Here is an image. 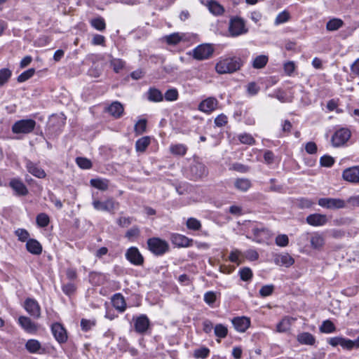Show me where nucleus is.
I'll return each instance as SVG.
<instances>
[{"label":"nucleus","instance_id":"nucleus-1","mask_svg":"<svg viewBox=\"0 0 359 359\" xmlns=\"http://www.w3.org/2000/svg\"><path fill=\"white\" fill-rule=\"evenodd\" d=\"M243 62L238 57H221L215 65V70L219 74H232L241 69Z\"/></svg>","mask_w":359,"mask_h":359},{"label":"nucleus","instance_id":"nucleus-2","mask_svg":"<svg viewBox=\"0 0 359 359\" xmlns=\"http://www.w3.org/2000/svg\"><path fill=\"white\" fill-rule=\"evenodd\" d=\"M228 32L231 37H237L248 33V29L246 27L245 20L236 16L230 18Z\"/></svg>","mask_w":359,"mask_h":359},{"label":"nucleus","instance_id":"nucleus-3","mask_svg":"<svg viewBox=\"0 0 359 359\" xmlns=\"http://www.w3.org/2000/svg\"><path fill=\"white\" fill-rule=\"evenodd\" d=\"M147 243L148 249L156 256H161L169 250L168 243L157 237L149 238Z\"/></svg>","mask_w":359,"mask_h":359},{"label":"nucleus","instance_id":"nucleus-4","mask_svg":"<svg viewBox=\"0 0 359 359\" xmlns=\"http://www.w3.org/2000/svg\"><path fill=\"white\" fill-rule=\"evenodd\" d=\"M36 125L34 119H21L13 123L11 130L14 134H29L34 130Z\"/></svg>","mask_w":359,"mask_h":359},{"label":"nucleus","instance_id":"nucleus-5","mask_svg":"<svg viewBox=\"0 0 359 359\" xmlns=\"http://www.w3.org/2000/svg\"><path fill=\"white\" fill-rule=\"evenodd\" d=\"M301 238L309 241L311 248L318 251H321L325 244L324 236L319 232L306 233L302 235Z\"/></svg>","mask_w":359,"mask_h":359},{"label":"nucleus","instance_id":"nucleus-6","mask_svg":"<svg viewBox=\"0 0 359 359\" xmlns=\"http://www.w3.org/2000/svg\"><path fill=\"white\" fill-rule=\"evenodd\" d=\"M93 208L98 211H105L114 214L119 207L118 202L112 198H107L104 201L94 200L92 203Z\"/></svg>","mask_w":359,"mask_h":359},{"label":"nucleus","instance_id":"nucleus-7","mask_svg":"<svg viewBox=\"0 0 359 359\" xmlns=\"http://www.w3.org/2000/svg\"><path fill=\"white\" fill-rule=\"evenodd\" d=\"M318 204L324 208L330 210L346 208V203L344 200L336 198H321L318 200Z\"/></svg>","mask_w":359,"mask_h":359},{"label":"nucleus","instance_id":"nucleus-8","mask_svg":"<svg viewBox=\"0 0 359 359\" xmlns=\"http://www.w3.org/2000/svg\"><path fill=\"white\" fill-rule=\"evenodd\" d=\"M214 48L210 44H202L193 50V57L197 60H204L210 58L213 54Z\"/></svg>","mask_w":359,"mask_h":359},{"label":"nucleus","instance_id":"nucleus-9","mask_svg":"<svg viewBox=\"0 0 359 359\" xmlns=\"http://www.w3.org/2000/svg\"><path fill=\"white\" fill-rule=\"evenodd\" d=\"M351 137V132L346 128L337 130L332 137L333 147H338L344 145Z\"/></svg>","mask_w":359,"mask_h":359},{"label":"nucleus","instance_id":"nucleus-10","mask_svg":"<svg viewBox=\"0 0 359 359\" xmlns=\"http://www.w3.org/2000/svg\"><path fill=\"white\" fill-rule=\"evenodd\" d=\"M125 256L126 259L133 265L141 266L144 264V257L137 247L129 248Z\"/></svg>","mask_w":359,"mask_h":359},{"label":"nucleus","instance_id":"nucleus-11","mask_svg":"<svg viewBox=\"0 0 359 359\" xmlns=\"http://www.w3.org/2000/svg\"><path fill=\"white\" fill-rule=\"evenodd\" d=\"M25 168L28 172L39 179H43L46 176V173L43 169H42L39 164L34 163L31 160L25 158Z\"/></svg>","mask_w":359,"mask_h":359},{"label":"nucleus","instance_id":"nucleus-12","mask_svg":"<svg viewBox=\"0 0 359 359\" xmlns=\"http://www.w3.org/2000/svg\"><path fill=\"white\" fill-rule=\"evenodd\" d=\"M51 332L55 340L60 344H64L67 341L68 337L66 329L59 323H55L51 325Z\"/></svg>","mask_w":359,"mask_h":359},{"label":"nucleus","instance_id":"nucleus-13","mask_svg":"<svg viewBox=\"0 0 359 359\" xmlns=\"http://www.w3.org/2000/svg\"><path fill=\"white\" fill-rule=\"evenodd\" d=\"M24 308L26 311L34 318L41 317V308L36 300L32 298H27L24 303Z\"/></svg>","mask_w":359,"mask_h":359},{"label":"nucleus","instance_id":"nucleus-14","mask_svg":"<svg viewBox=\"0 0 359 359\" xmlns=\"http://www.w3.org/2000/svg\"><path fill=\"white\" fill-rule=\"evenodd\" d=\"M18 323L21 327L29 334H36L39 330V325L33 322L29 317L20 316Z\"/></svg>","mask_w":359,"mask_h":359},{"label":"nucleus","instance_id":"nucleus-15","mask_svg":"<svg viewBox=\"0 0 359 359\" xmlns=\"http://www.w3.org/2000/svg\"><path fill=\"white\" fill-rule=\"evenodd\" d=\"M9 187L18 196H25L29 193L28 189L20 178H12L9 182Z\"/></svg>","mask_w":359,"mask_h":359},{"label":"nucleus","instance_id":"nucleus-16","mask_svg":"<svg viewBox=\"0 0 359 359\" xmlns=\"http://www.w3.org/2000/svg\"><path fill=\"white\" fill-rule=\"evenodd\" d=\"M218 104V100L216 98L209 97L200 102L198 110L209 114L217 108Z\"/></svg>","mask_w":359,"mask_h":359},{"label":"nucleus","instance_id":"nucleus-17","mask_svg":"<svg viewBox=\"0 0 359 359\" xmlns=\"http://www.w3.org/2000/svg\"><path fill=\"white\" fill-rule=\"evenodd\" d=\"M342 178L351 183H359V165L345 169L342 172Z\"/></svg>","mask_w":359,"mask_h":359},{"label":"nucleus","instance_id":"nucleus-18","mask_svg":"<svg viewBox=\"0 0 359 359\" xmlns=\"http://www.w3.org/2000/svg\"><path fill=\"white\" fill-rule=\"evenodd\" d=\"M150 325L148 317L142 314L137 317L135 320V330L139 334H143L147 332Z\"/></svg>","mask_w":359,"mask_h":359},{"label":"nucleus","instance_id":"nucleus-19","mask_svg":"<svg viewBox=\"0 0 359 359\" xmlns=\"http://www.w3.org/2000/svg\"><path fill=\"white\" fill-rule=\"evenodd\" d=\"M235 330L239 332H244L250 325V320L245 316L236 317L231 320Z\"/></svg>","mask_w":359,"mask_h":359},{"label":"nucleus","instance_id":"nucleus-20","mask_svg":"<svg viewBox=\"0 0 359 359\" xmlns=\"http://www.w3.org/2000/svg\"><path fill=\"white\" fill-rule=\"evenodd\" d=\"M190 173L194 180L200 179L207 175V169L201 163H195L190 166Z\"/></svg>","mask_w":359,"mask_h":359},{"label":"nucleus","instance_id":"nucleus-21","mask_svg":"<svg viewBox=\"0 0 359 359\" xmlns=\"http://www.w3.org/2000/svg\"><path fill=\"white\" fill-rule=\"evenodd\" d=\"M306 220L309 224L313 226H323L327 222V216L319 213L309 215Z\"/></svg>","mask_w":359,"mask_h":359},{"label":"nucleus","instance_id":"nucleus-22","mask_svg":"<svg viewBox=\"0 0 359 359\" xmlns=\"http://www.w3.org/2000/svg\"><path fill=\"white\" fill-rule=\"evenodd\" d=\"M171 241L175 245L182 248L190 247L193 243L192 239L179 233H173L171 236Z\"/></svg>","mask_w":359,"mask_h":359},{"label":"nucleus","instance_id":"nucleus-23","mask_svg":"<svg viewBox=\"0 0 359 359\" xmlns=\"http://www.w3.org/2000/svg\"><path fill=\"white\" fill-rule=\"evenodd\" d=\"M276 265L289 267L294 263V259L287 253L276 255L274 257Z\"/></svg>","mask_w":359,"mask_h":359},{"label":"nucleus","instance_id":"nucleus-24","mask_svg":"<svg viewBox=\"0 0 359 359\" xmlns=\"http://www.w3.org/2000/svg\"><path fill=\"white\" fill-rule=\"evenodd\" d=\"M26 249L31 254L39 255L42 252V245L34 238H29L26 243Z\"/></svg>","mask_w":359,"mask_h":359},{"label":"nucleus","instance_id":"nucleus-25","mask_svg":"<svg viewBox=\"0 0 359 359\" xmlns=\"http://www.w3.org/2000/svg\"><path fill=\"white\" fill-rule=\"evenodd\" d=\"M205 5L214 15H221L224 13V8L216 1H207Z\"/></svg>","mask_w":359,"mask_h":359},{"label":"nucleus","instance_id":"nucleus-26","mask_svg":"<svg viewBox=\"0 0 359 359\" xmlns=\"http://www.w3.org/2000/svg\"><path fill=\"white\" fill-rule=\"evenodd\" d=\"M111 302L114 307L120 312H123L126 309V303L125 299L123 296L120 293L115 294L112 297Z\"/></svg>","mask_w":359,"mask_h":359},{"label":"nucleus","instance_id":"nucleus-27","mask_svg":"<svg viewBox=\"0 0 359 359\" xmlns=\"http://www.w3.org/2000/svg\"><path fill=\"white\" fill-rule=\"evenodd\" d=\"M123 111V107L119 102H112L107 108V111L115 118H120Z\"/></svg>","mask_w":359,"mask_h":359},{"label":"nucleus","instance_id":"nucleus-28","mask_svg":"<svg viewBox=\"0 0 359 359\" xmlns=\"http://www.w3.org/2000/svg\"><path fill=\"white\" fill-rule=\"evenodd\" d=\"M233 184L236 189L243 192L247 191L252 187L251 181L247 178L236 179Z\"/></svg>","mask_w":359,"mask_h":359},{"label":"nucleus","instance_id":"nucleus-29","mask_svg":"<svg viewBox=\"0 0 359 359\" xmlns=\"http://www.w3.org/2000/svg\"><path fill=\"white\" fill-rule=\"evenodd\" d=\"M147 99L150 102H159L163 100V95L158 89L150 88L147 93Z\"/></svg>","mask_w":359,"mask_h":359},{"label":"nucleus","instance_id":"nucleus-30","mask_svg":"<svg viewBox=\"0 0 359 359\" xmlns=\"http://www.w3.org/2000/svg\"><path fill=\"white\" fill-rule=\"evenodd\" d=\"M297 341L305 345L312 346L316 343L315 337L309 332H302L297 335Z\"/></svg>","mask_w":359,"mask_h":359},{"label":"nucleus","instance_id":"nucleus-31","mask_svg":"<svg viewBox=\"0 0 359 359\" xmlns=\"http://www.w3.org/2000/svg\"><path fill=\"white\" fill-rule=\"evenodd\" d=\"M26 349L31 353H41V343L36 339H29L25 344Z\"/></svg>","mask_w":359,"mask_h":359},{"label":"nucleus","instance_id":"nucleus-32","mask_svg":"<svg viewBox=\"0 0 359 359\" xmlns=\"http://www.w3.org/2000/svg\"><path fill=\"white\" fill-rule=\"evenodd\" d=\"M151 139L149 136H144L138 139L135 142L137 152H144L150 144Z\"/></svg>","mask_w":359,"mask_h":359},{"label":"nucleus","instance_id":"nucleus-33","mask_svg":"<svg viewBox=\"0 0 359 359\" xmlns=\"http://www.w3.org/2000/svg\"><path fill=\"white\" fill-rule=\"evenodd\" d=\"M90 183L92 187L101 191H106L109 187V180L106 179H92Z\"/></svg>","mask_w":359,"mask_h":359},{"label":"nucleus","instance_id":"nucleus-34","mask_svg":"<svg viewBox=\"0 0 359 359\" xmlns=\"http://www.w3.org/2000/svg\"><path fill=\"white\" fill-rule=\"evenodd\" d=\"M344 25V22L339 18H332L326 24V29L328 31L333 32L338 30Z\"/></svg>","mask_w":359,"mask_h":359},{"label":"nucleus","instance_id":"nucleus-35","mask_svg":"<svg viewBox=\"0 0 359 359\" xmlns=\"http://www.w3.org/2000/svg\"><path fill=\"white\" fill-rule=\"evenodd\" d=\"M268 60V56L265 55H258L254 59L252 67L255 69H262L266 65Z\"/></svg>","mask_w":359,"mask_h":359},{"label":"nucleus","instance_id":"nucleus-36","mask_svg":"<svg viewBox=\"0 0 359 359\" xmlns=\"http://www.w3.org/2000/svg\"><path fill=\"white\" fill-rule=\"evenodd\" d=\"M170 152L174 155L184 156L187 151V147L182 144H172L170 147Z\"/></svg>","mask_w":359,"mask_h":359},{"label":"nucleus","instance_id":"nucleus-37","mask_svg":"<svg viewBox=\"0 0 359 359\" xmlns=\"http://www.w3.org/2000/svg\"><path fill=\"white\" fill-rule=\"evenodd\" d=\"M184 34L178 32L172 33L165 36V41L169 45H176L179 43L183 39Z\"/></svg>","mask_w":359,"mask_h":359},{"label":"nucleus","instance_id":"nucleus-38","mask_svg":"<svg viewBox=\"0 0 359 359\" xmlns=\"http://www.w3.org/2000/svg\"><path fill=\"white\" fill-rule=\"evenodd\" d=\"M214 333L217 337L224 339L228 334V329L223 324H217L214 327Z\"/></svg>","mask_w":359,"mask_h":359},{"label":"nucleus","instance_id":"nucleus-39","mask_svg":"<svg viewBox=\"0 0 359 359\" xmlns=\"http://www.w3.org/2000/svg\"><path fill=\"white\" fill-rule=\"evenodd\" d=\"M253 238L252 240L258 243L265 242L266 238L262 237V234H267L264 229L254 228L252 229Z\"/></svg>","mask_w":359,"mask_h":359},{"label":"nucleus","instance_id":"nucleus-40","mask_svg":"<svg viewBox=\"0 0 359 359\" xmlns=\"http://www.w3.org/2000/svg\"><path fill=\"white\" fill-rule=\"evenodd\" d=\"M336 330V327L334 323L330 320H324L320 327V331L323 333H332Z\"/></svg>","mask_w":359,"mask_h":359},{"label":"nucleus","instance_id":"nucleus-41","mask_svg":"<svg viewBox=\"0 0 359 359\" xmlns=\"http://www.w3.org/2000/svg\"><path fill=\"white\" fill-rule=\"evenodd\" d=\"M186 225L189 229L194 231H198L202 226L201 222L194 217H189L187 220Z\"/></svg>","mask_w":359,"mask_h":359},{"label":"nucleus","instance_id":"nucleus-42","mask_svg":"<svg viewBox=\"0 0 359 359\" xmlns=\"http://www.w3.org/2000/svg\"><path fill=\"white\" fill-rule=\"evenodd\" d=\"M90 25L98 31H103L106 28L104 20L102 17H98L90 20Z\"/></svg>","mask_w":359,"mask_h":359},{"label":"nucleus","instance_id":"nucleus-43","mask_svg":"<svg viewBox=\"0 0 359 359\" xmlns=\"http://www.w3.org/2000/svg\"><path fill=\"white\" fill-rule=\"evenodd\" d=\"M110 66L116 73H119L125 66V62L121 59L112 58L110 60Z\"/></svg>","mask_w":359,"mask_h":359},{"label":"nucleus","instance_id":"nucleus-44","mask_svg":"<svg viewBox=\"0 0 359 359\" xmlns=\"http://www.w3.org/2000/svg\"><path fill=\"white\" fill-rule=\"evenodd\" d=\"M36 224L40 227H46L50 222L49 217L46 213H40L36 218Z\"/></svg>","mask_w":359,"mask_h":359},{"label":"nucleus","instance_id":"nucleus-45","mask_svg":"<svg viewBox=\"0 0 359 359\" xmlns=\"http://www.w3.org/2000/svg\"><path fill=\"white\" fill-rule=\"evenodd\" d=\"M12 75V72L8 68L0 69V86L4 85Z\"/></svg>","mask_w":359,"mask_h":359},{"label":"nucleus","instance_id":"nucleus-46","mask_svg":"<svg viewBox=\"0 0 359 359\" xmlns=\"http://www.w3.org/2000/svg\"><path fill=\"white\" fill-rule=\"evenodd\" d=\"M34 73H35V69L34 68H30V69L25 71L22 74H20L18 76L17 81L19 83L25 82L27 80H28L29 79H30L31 77H32L34 76Z\"/></svg>","mask_w":359,"mask_h":359},{"label":"nucleus","instance_id":"nucleus-47","mask_svg":"<svg viewBox=\"0 0 359 359\" xmlns=\"http://www.w3.org/2000/svg\"><path fill=\"white\" fill-rule=\"evenodd\" d=\"M290 17V13L287 11H284L283 12H280L276 16L275 21H274V24L276 25H278L285 23L289 20Z\"/></svg>","mask_w":359,"mask_h":359},{"label":"nucleus","instance_id":"nucleus-48","mask_svg":"<svg viewBox=\"0 0 359 359\" xmlns=\"http://www.w3.org/2000/svg\"><path fill=\"white\" fill-rule=\"evenodd\" d=\"M210 354V349L207 347H201L196 349L194 352V356L196 358L205 359L208 357Z\"/></svg>","mask_w":359,"mask_h":359},{"label":"nucleus","instance_id":"nucleus-49","mask_svg":"<svg viewBox=\"0 0 359 359\" xmlns=\"http://www.w3.org/2000/svg\"><path fill=\"white\" fill-rule=\"evenodd\" d=\"M239 275L242 280L248 281L252 278V271L250 268L244 267L240 269Z\"/></svg>","mask_w":359,"mask_h":359},{"label":"nucleus","instance_id":"nucleus-50","mask_svg":"<svg viewBox=\"0 0 359 359\" xmlns=\"http://www.w3.org/2000/svg\"><path fill=\"white\" fill-rule=\"evenodd\" d=\"M76 162L79 167H80L82 169H89L92 167L91 161L86 158L77 157L76 159Z\"/></svg>","mask_w":359,"mask_h":359},{"label":"nucleus","instance_id":"nucleus-51","mask_svg":"<svg viewBox=\"0 0 359 359\" xmlns=\"http://www.w3.org/2000/svg\"><path fill=\"white\" fill-rule=\"evenodd\" d=\"M290 322L288 318H283L278 325H277V331L279 332H285L290 330Z\"/></svg>","mask_w":359,"mask_h":359},{"label":"nucleus","instance_id":"nucleus-52","mask_svg":"<svg viewBox=\"0 0 359 359\" xmlns=\"http://www.w3.org/2000/svg\"><path fill=\"white\" fill-rule=\"evenodd\" d=\"M146 128L147 121L145 119H141L135 125L134 129L137 135H141L146 131Z\"/></svg>","mask_w":359,"mask_h":359},{"label":"nucleus","instance_id":"nucleus-53","mask_svg":"<svg viewBox=\"0 0 359 359\" xmlns=\"http://www.w3.org/2000/svg\"><path fill=\"white\" fill-rule=\"evenodd\" d=\"M240 142L243 144L252 145L255 143L254 137L248 133H243L238 136Z\"/></svg>","mask_w":359,"mask_h":359},{"label":"nucleus","instance_id":"nucleus-54","mask_svg":"<svg viewBox=\"0 0 359 359\" xmlns=\"http://www.w3.org/2000/svg\"><path fill=\"white\" fill-rule=\"evenodd\" d=\"M140 231L138 226H134L131 229L127 231L126 233V237L129 240H133L140 236Z\"/></svg>","mask_w":359,"mask_h":359},{"label":"nucleus","instance_id":"nucleus-55","mask_svg":"<svg viewBox=\"0 0 359 359\" xmlns=\"http://www.w3.org/2000/svg\"><path fill=\"white\" fill-rule=\"evenodd\" d=\"M165 99L167 101L172 102L177 100L178 98V92L175 88H171L168 90L165 93Z\"/></svg>","mask_w":359,"mask_h":359},{"label":"nucleus","instance_id":"nucleus-56","mask_svg":"<svg viewBox=\"0 0 359 359\" xmlns=\"http://www.w3.org/2000/svg\"><path fill=\"white\" fill-rule=\"evenodd\" d=\"M274 290V286L273 285H266L262 287L259 290L260 296L265 297L271 295Z\"/></svg>","mask_w":359,"mask_h":359},{"label":"nucleus","instance_id":"nucleus-57","mask_svg":"<svg viewBox=\"0 0 359 359\" xmlns=\"http://www.w3.org/2000/svg\"><path fill=\"white\" fill-rule=\"evenodd\" d=\"M259 90V86L255 82L249 83L247 86V92L251 96L256 95Z\"/></svg>","mask_w":359,"mask_h":359},{"label":"nucleus","instance_id":"nucleus-58","mask_svg":"<svg viewBox=\"0 0 359 359\" xmlns=\"http://www.w3.org/2000/svg\"><path fill=\"white\" fill-rule=\"evenodd\" d=\"M334 163V159L328 155L322 156L320 159V164L323 167H331Z\"/></svg>","mask_w":359,"mask_h":359},{"label":"nucleus","instance_id":"nucleus-59","mask_svg":"<svg viewBox=\"0 0 359 359\" xmlns=\"http://www.w3.org/2000/svg\"><path fill=\"white\" fill-rule=\"evenodd\" d=\"M275 242L280 247H285L288 245L289 239L287 235L280 234L276 238Z\"/></svg>","mask_w":359,"mask_h":359},{"label":"nucleus","instance_id":"nucleus-60","mask_svg":"<svg viewBox=\"0 0 359 359\" xmlns=\"http://www.w3.org/2000/svg\"><path fill=\"white\" fill-rule=\"evenodd\" d=\"M133 217H121L116 220L117 224L121 227H127L133 222Z\"/></svg>","mask_w":359,"mask_h":359},{"label":"nucleus","instance_id":"nucleus-61","mask_svg":"<svg viewBox=\"0 0 359 359\" xmlns=\"http://www.w3.org/2000/svg\"><path fill=\"white\" fill-rule=\"evenodd\" d=\"M15 235L18 237V239L22 242H25L26 241H27V240H29L28 238L29 236V233L25 229H18V230L15 231Z\"/></svg>","mask_w":359,"mask_h":359},{"label":"nucleus","instance_id":"nucleus-62","mask_svg":"<svg viewBox=\"0 0 359 359\" xmlns=\"http://www.w3.org/2000/svg\"><path fill=\"white\" fill-rule=\"evenodd\" d=\"M95 325V321L87 319H81V327L83 331L87 332L90 330Z\"/></svg>","mask_w":359,"mask_h":359},{"label":"nucleus","instance_id":"nucleus-63","mask_svg":"<svg viewBox=\"0 0 359 359\" xmlns=\"http://www.w3.org/2000/svg\"><path fill=\"white\" fill-rule=\"evenodd\" d=\"M297 201L300 208H309L314 204L313 201L306 198H301Z\"/></svg>","mask_w":359,"mask_h":359},{"label":"nucleus","instance_id":"nucleus-64","mask_svg":"<svg viewBox=\"0 0 359 359\" xmlns=\"http://www.w3.org/2000/svg\"><path fill=\"white\" fill-rule=\"evenodd\" d=\"M62 291L67 295H72L76 290V287L74 284L72 283H68L62 285Z\"/></svg>","mask_w":359,"mask_h":359}]
</instances>
